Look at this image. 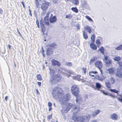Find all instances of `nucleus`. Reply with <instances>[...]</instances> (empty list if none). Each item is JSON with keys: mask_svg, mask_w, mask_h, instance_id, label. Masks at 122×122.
<instances>
[{"mask_svg": "<svg viewBox=\"0 0 122 122\" xmlns=\"http://www.w3.org/2000/svg\"><path fill=\"white\" fill-rule=\"evenodd\" d=\"M90 116L89 114H87L86 116H84L83 117H73V120L75 121L79 122H86L88 121L90 119Z\"/></svg>", "mask_w": 122, "mask_h": 122, "instance_id": "nucleus-1", "label": "nucleus"}, {"mask_svg": "<svg viewBox=\"0 0 122 122\" xmlns=\"http://www.w3.org/2000/svg\"><path fill=\"white\" fill-rule=\"evenodd\" d=\"M51 78L49 81L50 83L52 84L58 83L61 78V77L59 74L52 75L50 76Z\"/></svg>", "mask_w": 122, "mask_h": 122, "instance_id": "nucleus-2", "label": "nucleus"}, {"mask_svg": "<svg viewBox=\"0 0 122 122\" xmlns=\"http://www.w3.org/2000/svg\"><path fill=\"white\" fill-rule=\"evenodd\" d=\"M60 87H55L52 92V94L54 98H55L59 99L60 96H61V92L59 90Z\"/></svg>", "mask_w": 122, "mask_h": 122, "instance_id": "nucleus-3", "label": "nucleus"}, {"mask_svg": "<svg viewBox=\"0 0 122 122\" xmlns=\"http://www.w3.org/2000/svg\"><path fill=\"white\" fill-rule=\"evenodd\" d=\"M71 98V96L69 93H68L63 95L61 94V96L59 99L61 102L63 104H65L66 102L68 101Z\"/></svg>", "mask_w": 122, "mask_h": 122, "instance_id": "nucleus-4", "label": "nucleus"}, {"mask_svg": "<svg viewBox=\"0 0 122 122\" xmlns=\"http://www.w3.org/2000/svg\"><path fill=\"white\" fill-rule=\"evenodd\" d=\"M71 90L73 95L75 97L79 96V90L77 86L76 85H73L71 88Z\"/></svg>", "mask_w": 122, "mask_h": 122, "instance_id": "nucleus-5", "label": "nucleus"}, {"mask_svg": "<svg viewBox=\"0 0 122 122\" xmlns=\"http://www.w3.org/2000/svg\"><path fill=\"white\" fill-rule=\"evenodd\" d=\"M49 3L48 2L45 1L41 5V8L43 11L46 10L49 5Z\"/></svg>", "mask_w": 122, "mask_h": 122, "instance_id": "nucleus-6", "label": "nucleus"}, {"mask_svg": "<svg viewBox=\"0 0 122 122\" xmlns=\"http://www.w3.org/2000/svg\"><path fill=\"white\" fill-rule=\"evenodd\" d=\"M95 64L96 66L99 70L101 73H102V70L101 68L102 66V62L101 61H97L95 63Z\"/></svg>", "mask_w": 122, "mask_h": 122, "instance_id": "nucleus-7", "label": "nucleus"}, {"mask_svg": "<svg viewBox=\"0 0 122 122\" xmlns=\"http://www.w3.org/2000/svg\"><path fill=\"white\" fill-rule=\"evenodd\" d=\"M52 14H51V16L49 18V20L50 23H53L56 22L57 19L55 16H52Z\"/></svg>", "mask_w": 122, "mask_h": 122, "instance_id": "nucleus-8", "label": "nucleus"}, {"mask_svg": "<svg viewBox=\"0 0 122 122\" xmlns=\"http://www.w3.org/2000/svg\"><path fill=\"white\" fill-rule=\"evenodd\" d=\"M51 62L52 65L54 66L57 65L58 66H60L61 65L60 63L58 61L55 59L53 60Z\"/></svg>", "mask_w": 122, "mask_h": 122, "instance_id": "nucleus-9", "label": "nucleus"}, {"mask_svg": "<svg viewBox=\"0 0 122 122\" xmlns=\"http://www.w3.org/2000/svg\"><path fill=\"white\" fill-rule=\"evenodd\" d=\"M53 51L52 48L48 47L46 49V54L48 56H50L52 54Z\"/></svg>", "mask_w": 122, "mask_h": 122, "instance_id": "nucleus-10", "label": "nucleus"}, {"mask_svg": "<svg viewBox=\"0 0 122 122\" xmlns=\"http://www.w3.org/2000/svg\"><path fill=\"white\" fill-rule=\"evenodd\" d=\"M101 74L100 76H99L98 75L97 76V79L98 80L101 81H103L105 79V77L102 74V73H101Z\"/></svg>", "mask_w": 122, "mask_h": 122, "instance_id": "nucleus-11", "label": "nucleus"}, {"mask_svg": "<svg viewBox=\"0 0 122 122\" xmlns=\"http://www.w3.org/2000/svg\"><path fill=\"white\" fill-rule=\"evenodd\" d=\"M97 72L96 71H92L89 72V75L90 76L92 77H95L97 76Z\"/></svg>", "mask_w": 122, "mask_h": 122, "instance_id": "nucleus-12", "label": "nucleus"}, {"mask_svg": "<svg viewBox=\"0 0 122 122\" xmlns=\"http://www.w3.org/2000/svg\"><path fill=\"white\" fill-rule=\"evenodd\" d=\"M94 42H91L90 44V47L93 50H95L97 48Z\"/></svg>", "mask_w": 122, "mask_h": 122, "instance_id": "nucleus-13", "label": "nucleus"}, {"mask_svg": "<svg viewBox=\"0 0 122 122\" xmlns=\"http://www.w3.org/2000/svg\"><path fill=\"white\" fill-rule=\"evenodd\" d=\"M110 118L113 120H116L117 118V114L113 113L111 115Z\"/></svg>", "mask_w": 122, "mask_h": 122, "instance_id": "nucleus-14", "label": "nucleus"}, {"mask_svg": "<svg viewBox=\"0 0 122 122\" xmlns=\"http://www.w3.org/2000/svg\"><path fill=\"white\" fill-rule=\"evenodd\" d=\"M80 75H77L76 76H73L72 78L74 80L80 81H81V79L80 78Z\"/></svg>", "mask_w": 122, "mask_h": 122, "instance_id": "nucleus-15", "label": "nucleus"}, {"mask_svg": "<svg viewBox=\"0 0 122 122\" xmlns=\"http://www.w3.org/2000/svg\"><path fill=\"white\" fill-rule=\"evenodd\" d=\"M72 104L70 103H67L66 104V110H69L71 108L72 106Z\"/></svg>", "mask_w": 122, "mask_h": 122, "instance_id": "nucleus-16", "label": "nucleus"}, {"mask_svg": "<svg viewBox=\"0 0 122 122\" xmlns=\"http://www.w3.org/2000/svg\"><path fill=\"white\" fill-rule=\"evenodd\" d=\"M82 6L83 7L86 9H87L89 8L88 5L86 2L84 1L82 4Z\"/></svg>", "mask_w": 122, "mask_h": 122, "instance_id": "nucleus-17", "label": "nucleus"}, {"mask_svg": "<svg viewBox=\"0 0 122 122\" xmlns=\"http://www.w3.org/2000/svg\"><path fill=\"white\" fill-rule=\"evenodd\" d=\"M74 105H73L72 107H73V108L74 110H77L78 112H79L80 111L81 108L80 106H79L77 105V106H76L75 105L74 107H73Z\"/></svg>", "mask_w": 122, "mask_h": 122, "instance_id": "nucleus-18", "label": "nucleus"}, {"mask_svg": "<svg viewBox=\"0 0 122 122\" xmlns=\"http://www.w3.org/2000/svg\"><path fill=\"white\" fill-rule=\"evenodd\" d=\"M49 69L50 71V76H51L52 75H54V74L55 73V71L54 69L51 68H49Z\"/></svg>", "mask_w": 122, "mask_h": 122, "instance_id": "nucleus-19", "label": "nucleus"}, {"mask_svg": "<svg viewBox=\"0 0 122 122\" xmlns=\"http://www.w3.org/2000/svg\"><path fill=\"white\" fill-rule=\"evenodd\" d=\"M117 77L122 78V72L120 71H117L116 73Z\"/></svg>", "mask_w": 122, "mask_h": 122, "instance_id": "nucleus-20", "label": "nucleus"}, {"mask_svg": "<svg viewBox=\"0 0 122 122\" xmlns=\"http://www.w3.org/2000/svg\"><path fill=\"white\" fill-rule=\"evenodd\" d=\"M105 63L106 66H109L112 63L111 60L109 59L105 61Z\"/></svg>", "mask_w": 122, "mask_h": 122, "instance_id": "nucleus-21", "label": "nucleus"}, {"mask_svg": "<svg viewBox=\"0 0 122 122\" xmlns=\"http://www.w3.org/2000/svg\"><path fill=\"white\" fill-rule=\"evenodd\" d=\"M96 88L99 90L101 87V85L100 83L97 82L96 83Z\"/></svg>", "mask_w": 122, "mask_h": 122, "instance_id": "nucleus-22", "label": "nucleus"}, {"mask_svg": "<svg viewBox=\"0 0 122 122\" xmlns=\"http://www.w3.org/2000/svg\"><path fill=\"white\" fill-rule=\"evenodd\" d=\"M56 45L55 43H53L52 44L49 45V47H50L51 48H52V49L55 48L56 47Z\"/></svg>", "mask_w": 122, "mask_h": 122, "instance_id": "nucleus-23", "label": "nucleus"}, {"mask_svg": "<svg viewBox=\"0 0 122 122\" xmlns=\"http://www.w3.org/2000/svg\"><path fill=\"white\" fill-rule=\"evenodd\" d=\"M83 36L84 38L85 39H86L88 38V36L87 33L85 32L84 31H83Z\"/></svg>", "mask_w": 122, "mask_h": 122, "instance_id": "nucleus-24", "label": "nucleus"}, {"mask_svg": "<svg viewBox=\"0 0 122 122\" xmlns=\"http://www.w3.org/2000/svg\"><path fill=\"white\" fill-rule=\"evenodd\" d=\"M72 3L75 5H78L79 3V0H73Z\"/></svg>", "mask_w": 122, "mask_h": 122, "instance_id": "nucleus-25", "label": "nucleus"}, {"mask_svg": "<svg viewBox=\"0 0 122 122\" xmlns=\"http://www.w3.org/2000/svg\"><path fill=\"white\" fill-rule=\"evenodd\" d=\"M85 29L87 30V31L89 33H90L92 31V30L91 28L88 26H87L86 27H85Z\"/></svg>", "mask_w": 122, "mask_h": 122, "instance_id": "nucleus-26", "label": "nucleus"}, {"mask_svg": "<svg viewBox=\"0 0 122 122\" xmlns=\"http://www.w3.org/2000/svg\"><path fill=\"white\" fill-rule=\"evenodd\" d=\"M95 35L94 34H93L92 35L91 37V39L92 41V42H94L95 39Z\"/></svg>", "mask_w": 122, "mask_h": 122, "instance_id": "nucleus-27", "label": "nucleus"}, {"mask_svg": "<svg viewBox=\"0 0 122 122\" xmlns=\"http://www.w3.org/2000/svg\"><path fill=\"white\" fill-rule=\"evenodd\" d=\"M109 90L112 92H113L117 93V94H118V92H119V91L115 89H110Z\"/></svg>", "mask_w": 122, "mask_h": 122, "instance_id": "nucleus-28", "label": "nucleus"}, {"mask_svg": "<svg viewBox=\"0 0 122 122\" xmlns=\"http://www.w3.org/2000/svg\"><path fill=\"white\" fill-rule=\"evenodd\" d=\"M71 9L73 11L76 13H77L78 12V10L76 7H72Z\"/></svg>", "mask_w": 122, "mask_h": 122, "instance_id": "nucleus-29", "label": "nucleus"}, {"mask_svg": "<svg viewBox=\"0 0 122 122\" xmlns=\"http://www.w3.org/2000/svg\"><path fill=\"white\" fill-rule=\"evenodd\" d=\"M111 83L109 82H105V85L107 87L108 89L111 88Z\"/></svg>", "mask_w": 122, "mask_h": 122, "instance_id": "nucleus-30", "label": "nucleus"}, {"mask_svg": "<svg viewBox=\"0 0 122 122\" xmlns=\"http://www.w3.org/2000/svg\"><path fill=\"white\" fill-rule=\"evenodd\" d=\"M115 49L117 50H120L122 49V44L116 47Z\"/></svg>", "mask_w": 122, "mask_h": 122, "instance_id": "nucleus-31", "label": "nucleus"}, {"mask_svg": "<svg viewBox=\"0 0 122 122\" xmlns=\"http://www.w3.org/2000/svg\"><path fill=\"white\" fill-rule=\"evenodd\" d=\"M99 50L103 54H104V50L103 47L102 46L99 49Z\"/></svg>", "mask_w": 122, "mask_h": 122, "instance_id": "nucleus-32", "label": "nucleus"}, {"mask_svg": "<svg viewBox=\"0 0 122 122\" xmlns=\"http://www.w3.org/2000/svg\"><path fill=\"white\" fill-rule=\"evenodd\" d=\"M121 59L120 57L119 56H116L114 58V60L115 61H119Z\"/></svg>", "mask_w": 122, "mask_h": 122, "instance_id": "nucleus-33", "label": "nucleus"}, {"mask_svg": "<svg viewBox=\"0 0 122 122\" xmlns=\"http://www.w3.org/2000/svg\"><path fill=\"white\" fill-rule=\"evenodd\" d=\"M107 70L109 71V73L110 74L113 73L114 72L113 69L112 68H111L110 69H107Z\"/></svg>", "mask_w": 122, "mask_h": 122, "instance_id": "nucleus-34", "label": "nucleus"}, {"mask_svg": "<svg viewBox=\"0 0 122 122\" xmlns=\"http://www.w3.org/2000/svg\"><path fill=\"white\" fill-rule=\"evenodd\" d=\"M85 17L88 20L92 22H93V21L92 19L88 15H86L85 16Z\"/></svg>", "mask_w": 122, "mask_h": 122, "instance_id": "nucleus-35", "label": "nucleus"}, {"mask_svg": "<svg viewBox=\"0 0 122 122\" xmlns=\"http://www.w3.org/2000/svg\"><path fill=\"white\" fill-rule=\"evenodd\" d=\"M36 77H37V79L38 80L41 81L42 79L40 74H37L36 75Z\"/></svg>", "mask_w": 122, "mask_h": 122, "instance_id": "nucleus-36", "label": "nucleus"}, {"mask_svg": "<svg viewBox=\"0 0 122 122\" xmlns=\"http://www.w3.org/2000/svg\"><path fill=\"white\" fill-rule=\"evenodd\" d=\"M72 63L71 62H66L65 63V65L68 66H71L72 65Z\"/></svg>", "mask_w": 122, "mask_h": 122, "instance_id": "nucleus-37", "label": "nucleus"}, {"mask_svg": "<svg viewBox=\"0 0 122 122\" xmlns=\"http://www.w3.org/2000/svg\"><path fill=\"white\" fill-rule=\"evenodd\" d=\"M94 112L97 115L98 114H99L100 113V111L99 109H97L95 110Z\"/></svg>", "mask_w": 122, "mask_h": 122, "instance_id": "nucleus-38", "label": "nucleus"}, {"mask_svg": "<svg viewBox=\"0 0 122 122\" xmlns=\"http://www.w3.org/2000/svg\"><path fill=\"white\" fill-rule=\"evenodd\" d=\"M52 114H51V115H49L47 117V120L49 121L51 118H52Z\"/></svg>", "mask_w": 122, "mask_h": 122, "instance_id": "nucleus-39", "label": "nucleus"}, {"mask_svg": "<svg viewBox=\"0 0 122 122\" xmlns=\"http://www.w3.org/2000/svg\"><path fill=\"white\" fill-rule=\"evenodd\" d=\"M111 82L112 84L114 83L115 82V80L113 78H111L110 79Z\"/></svg>", "mask_w": 122, "mask_h": 122, "instance_id": "nucleus-40", "label": "nucleus"}, {"mask_svg": "<svg viewBox=\"0 0 122 122\" xmlns=\"http://www.w3.org/2000/svg\"><path fill=\"white\" fill-rule=\"evenodd\" d=\"M108 96H110L111 97H112L113 98H116V97L114 95L112 94L111 93L109 94Z\"/></svg>", "mask_w": 122, "mask_h": 122, "instance_id": "nucleus-41", "label": "nucleus"}, {"mask_svg": "<svg viewBox=\"0 0 122 122\" xmlns=\"http://www.w3.org/2000/svg\"><path fill=\"white\" fill-rule=\"evenodd\" d=\"M76 27H77V30H79L80 29V25L79 24H77L76 25Z\"/></svg>", "mask_w": 122, "mask_h": 122, "instance_id": "nucleus-42", "label": "nucleus"}, {"mask_svg": "<svg viewBox=\"0 0 122 122\" xmlns=\"http://www.w3.org/2000/svg\"><path fill=\"white\" fill-rule=\"evenodd\" d=\"M96 43L98 45H100L101 44V42H100V40L99 39H97L96 41Z\"/></svg>", "mask_w": 122, "mask_h": 122, "instance_id": "nucleus-43", "label": "nucleus"}, {"mask_svg": "<svg viewBox=\"0 0 122 122\" xmlns=\"http://www.w3.org/2000/svg\"><path fill=\"white\" fill-rule=\"evenodd\" d=\"M101 91L104 95H108L109 94L105 92L104 91L102 90Z\"/></svg>", "mask_w": 122, "mask_h": 122, "instance_id": "nucleus-44", "label": "nucleus"}, {"mask_svg": "<svg viewBox=\"0 0 122 122\" xmlns=\"http://www.w3.org/2000/svg\"><path fill=\"white\" fill-rule=\"evenodd\" d=\"M65 71H67L68 73L71 74H73L74 72L72 71H71L70 70H68L66 71L65 69H64Z\"/></svg>", "mask_w": 122, "mask_h": 122, "instance_id": "nucleus-45", "label": "nucleus"}, {"mask_svg": "<svg viewBox=\"0 0 122 122\" xmlns=\"http://www.w3.org/2000/svg\"><path fill=\"white\" fill-rule=\"evenodd\" d=\"M41 29L42 32L43 33L46 30L45 27V26L43 27H42V28H41Z\"/></svg>", "mask_w": 122, "mask_h": 122, "instance_id": "nucleus-46", "label": "nucleus"}, {"mask_svg": "<svg viewBox=\"0 0 122 122\" xmlns=\"http://www.w3.org/2000/svg\"><path fill=\"white\" fill-rule=\"evenodd\" d=\"M97 115L95 113L94 111L93 112V113L92 114H91V116L92 117H94L96 116Z\"/></svg>", "mask_w": 122, "mask_h": 122, "instance_id": "nucleus-47", "label": "nucleus"}, {"mask_svg": "<svg viewBox=\"0 0 122 122\" xmlns=\"http://www.w3.org/2000/svg\"><path fill=\"white\" fill-rule=\"evenodd\" d=\"M71 16L70 15H66V18H68V19H70L71 18Z\"/></svg>", "mask_w": 122, "mask_h": 122, "instance_id": "nucleus-48", "label": "nucleus"}, {"mask_svg": "<svg viewBox=\"0 0 122 122\" xmlns=\"http://www.w3.org/2000/svg\"><path fill=\"white\" fill-rule=\"evenodd\" d=\"M41 20L40 21V25L41 26V28H42V27H45L44 25H43L42 23Z\"/></svg>", "mask_w": 122, "mask_h": 122, "instance_id": "nucleus-49", "label": "nucleus"}, {"mask_svg": "<svg viewBox=\"0 0 122 122\" xmlns=\"http://www.w3.org/2000/svg\"><path fill=\"white\" fill-rule=\"evenodd\" d=\"M44 21H49V18L45 16L44 18Z\"/></svg>", "mask_w": 122, "mask_h": 122, "instance_id": "nucleus-50", "label": "nucleus"}, {"mask_svg": "<svg viewBox=\"0 0 122 122\" xmlns=\"http://www.w3.org/2000/svg\"><path fill=\"white\" fill-rule=\"evenodd\" d=\"M82 70L83 71V72L85 74L86 72V68L83 67L82 68Z\"/></svg>", "mask_w": 122, "mask_h": 122, "instance_id": "nucleus-51", "label": "nucleus"}, {"mask_svg": "<svg viewBox=\"0 0 122 122\" xmlns=\"http://www.w3.org/2000/svg\"><path fill=\"white\" fill-rule=\"evenodd\" d=\"M78 96H77L76 97V102L77 103H78V102L79 97Z\"/></svg>", "mask_w": 122, "mask_h": 122, "instance_id": "nucleus-52", "label": "nucleus"}, {"mask_svg": "<svg viewBox=\"0 0 122 122\" xmlns=\"http://www.w3.org/2000/svg\"><path fill=\"white\" fill-rule=\"evenodd\" d=\"M117 64L120 66H122V62L119 61L117 62Z\"/></svg>", "mask_w": 122, "mask_h": 122, "instance_id": "nucleus-53", "label": "nucleus"}, {"mask_svg": "<svg viewBox=\"0 0 122 122\" xmlns=\"http://www.w3.org/2000/svg\"><path fill=\"white\" fill-rule=\"evenodd\" d=\"M45 23L46 25L47 26H48L49 25V21H45Z\"/></svg>", "mask_w": 122, "mask_h": 122, "instance_id": "nucleus-54", "label": "nucleus"}, {"mask_svg": "<svg viewBox=\"0 0 122 122\" xmlns=\"http://www.w3.org/2000/svg\"><path fill=\"white\" fill-rule=\"evenodd\" d=\"M48 105L49 107H51L52 106V103L50 102H48Z\"/></svg>", "mask_w": 122, "mask_h": 122, "instance_id": "nucleus-55", "label": "nucleus"}, {"mask_svg": "<svg viewBox=\"0 0 122 122\" xmlns=\"http://www.w3.org/2000/svg\"><path fill=\"white\" fill-rule=\"evenodd\" d=\"M95 61V59L94 58L91 59L90 60V61L91 63L94 62Z\"/></svg>", "mask_w": 122, "mask_h": 122, "instance_id": "nucleus-56", "label": "nucleus"}, {"mask_svg": "<svg viewBox=\"0 0 122 122\" xmlns=\"http://www.w3.org/2000/svg\"><path fill=\"white\" fill-rule=\"evenodd\" d=\"M109 59H108V57L107 56H105L104 57V61H106L107 60H108Z\"/></svg>", "mask_w": 122, "mask_h": 122, "instance_id": "nucleus-57", "label": "nucleus"}, {"mask_svg": "<svg viewBox=\"0 0 122 122\" xmlns=\"http://www.w3.org/2000/svg\"><path fill=\"white\" fill-rule=\"evenodd\" d=\"M17 31L18 32V34H19V35L21 37H22V36L21 35V34H20V32H19V30H18V28H17Z\"/></svg>", "mask_w": 122, "mask_h": 122, "instance_id": "nucleus-58", "label": "nucleus"}, {"mask_svg": "<svg viewBox=\"0 0 122 122\" xmlns=\"http://www.w3.org/2000/svg\"><path fill=\"white\" fill-rule=\"evenodd\" d=\"M21 3L22 5L23 8H25V5L24 4V2L23 1L21 2Z\"/></svg>", "mask_w": 122, "mask_h": 122, "instance_id": "nucleus-59", "label": "nucleus"}, {"mask_svg": "<svg viewBox=\"0 0 122 122\" xmlns=\"http://www.w3.org/2000/svg\"><path fill=\"white\" fill-rule=\"evenodd\" d=\"M29 15H30L31 16H32V15L31 13V12L30 10V9H29Z\"/></svg>", "mask_w": 122, "mask_h": 122, "instance_id": "nucleus-60", "label": "nucleus"}, {"mask_svg": "<svg viewBox=\"0 0 122 122\" xmlns=\"http://www.w3.org/2000/svg\"><path fill=\"white\" fill-rule=\"evenodd\" d=\"M37 84L39 86H41V82H38Z\"/></svg>", "mask_w": 122, "mask_h": 122, "instance_id": "nucleus-61", "label": "nucleus"}, {"mask_svg": "<svg viewBox=\"0 0 122 122\" xmlns=\"http://www.w3.org/2000/svg\"><path fill=\"white\" fill-rule=\"evenodd\" d=\"M36 7H37L38 6V5H39V2L38 1L37 2H36Z\"/></svg>", "mask_w": 122, "mask_h": 122, "instance_id": "nucleus-62", "label": "nucleus"}, {"mask_svg": "<svg viewBox=\"0 0 122 122\" xmlns=\"http://www.w3.org/2000/svg\"><path fill=\"white\" fill-rule=\"evenodd\" d=\"M49 13H48L46 15V16H45V17H47L48 18H49Z\"/></svg>", "mask_w": 122, "mask_h": 122, "instance_id": "nucleus-63", "label": "nucleus"}, {"mask_svg": "<svg viewBox=\"0 0 122 122\" xmlns=\"http://www.w3.org/2000/svg\"><path fill=\"white\" fill-rule=\"evenodd\" d=\"M90 122H97L96 120H93L91 121Z\"/></svg>", "mask_w": 122, "mask_h": 122, "instance_id": "nucleus-64", "label": "nucleus"}]
</instances>
